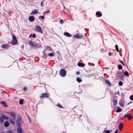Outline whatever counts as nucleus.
Returning a JSON list of instances; mask_svg holds the SVG:
<instances>
[{"label":"nucleus","instance_id":"nucleus-18","mask_svg":"<svg viewBox=\"0 0 133 133\" xmlns=\"http://www.w3.org/2000/svg\"><path fill=\"white\" fill-rule=\"evenodd\" d=\"M123 124L122 123H120L119 125V129L120 130H121L122 128Z\"/></svg>","mask_w":133,"mask_h":133},{"label":"nucleus","instance_id":"nucleus-26","mask_svg":"<svg viewBox=\"0 0 133 133\" xmlns=\"http://www.w3.org/2000/svg\"><path fill=\"white\" fill-rule=\"evenodd\" d=\"M105 82L107 84H108L109 85H110V82L108 80H106L105 81Z\"/></svg>","mask_w":133,"mask_h":133},{"label":"nucleus","instance_id":"nucleus-11","mask_svg":"<svg viewBox=\"0 0 133 133\" xmlns=\"http://www.w3.org/2000/svg\"><path fill=\"white\" fill-rule=\"evenodd\" d=\"M1 104L2 105L5 107H7V105L6 104V103L4 101H3L1 102Z\"/></svg>","mask_w":133,"mask_h":133},{"label":"nucleus","instance_id":"nucleus-36","mask_svg":"<svg viewBox=\"0 0 133 133\" xmlns=\"http://www.w3.org/2000/svg\"><path fill=\"white\" fill-rule=\"evenodd\" d=\"M119 61L121 63H122V64H123V65H124V63L123 62H122L120 60H119Z\"/></svg>","mask_w":133,"mask_h":133},{"label":"nucleus","instance_id":"nucleus-27","mask_svg":"<svg viewBox=\"0 0 133 133\" xmlns=\"http://www.w3.org/2000/svg\"><path fill=\"white\" fill-rule=\"evenodd\" d=\"M112 132V130H107L105 131V133H110Z\"/></svg>","mask_w":133,"mask_h":133},{"label":"nucleus","instance_id":"nucleus-39","mask_svg":"<svg viewBox=\"0 0 133 133\" xmlns=\"http://www.w3.org/2000/svg\"><path fill=\"white\" fill-rule=\"evenodd\" d=\"M109 54L110 56H111L112 55V54L111 52H109Z\"/></svg>","mask_w":133,"mask_h":133},{"label":"nucleus","instance_id":"nucleus-31","mask_svg":"<svg viewBox=\"0 0 133 133\" xmlns=\"http://www.w3.org/2000/svg\"><path fill=\"white\" fill-rule=\"evenodd\" d=\"M41 18L44 19V16H40L39 17V19H40Z\"/></svg>","mask_w":133,"mask_h":133},{"label":"nucleus","instance_id":"nucleus-6","mask_svg":"<svg viewBox=\"0 0 133 133\" xmlns=\"http://www.w3.org/2000/svg\"><path fill=\"white\" fill-rule=\"evenodd\" d=\"M48 97V95L46 93H45L42 94L40 98H41L43 97Z\"/></svg>","mask_w":133,"mask_h":133},{"label":"nucleus","instance_id":"nucleus-5","mask_svg":"<svg viewBox=\"0 0 133 133\" xmlns=\"http://www.w3.org/2000/svg\"><path fill=\"white\" fill-rule=\"evenodd\" d=\"M127 117V118L129 120H131L132 118V116L131 115L129 114L125 115V118Z\"/></svg>","mask_w":133,"mask_h":133},{"label":"nucleus","instance_id":"nucleus-15","mask_svg":"<svg viewBox=\"0 0 133 133\" xmlns=\"http://www.w3.org/2000/svg\"><path fill=\"white\" fill-rule=\"evenodd\" d=\"M2 116L0 117V122L1 123H3L4 122Z\"/></svg>","mask_w":133,"mask_h":133},{"label":"nucleus","instance_id":"nucleus-38","mask_svg":"<svg viewBox=\"0 0 133 133\" xmlns=\"http://www.w3.org/2000/svg\"><path fill=\"white\" fill-rule=\"evenodd\" d=\"M10 122L12 124H14V122L11 120H10Z\"/></svg>","mask_w":133,"mask_h":133},{"label":"nucleus","instance_id":"nucleus-33","mask_svg":"<svg viewBox=\"0 0 133 133\" xmlns=\"http://www.w3.org/2000/svg\"><path fill=\"white\" fill-rule=\"evenodd\" d=\"M119 85L120 86H122L123 85V83H122V82L120 81L119 83Z\"/></svg>","mask_w":133,"mask_h":133},{"label":"nucleus","instance_id":"nucleus-16","mask_svg":"<svg viewBox=\"0 0 133 133\" xmlns=\"http://www.w3.org/2000/svg\"><path fill=\"white\" fill-rule=\"evenodd\" d=\"M9 125V123L8 122H6L4 124V126L5 127H8Z\"/></svg>","mask_w":133,"mask_h":133},{"label":"nucleus","instance_id":"nucleus-28","mask_svg":"<svg viewBox=\"0 0 133 133\" xmlns=\"http://www.w3.org/2000/svg\"><path fill=\"white\" fill-rule=\"evenodd\" d=\"M115 48L117 51L118 52V46L117 45H116L115 46Z\"/></svg>","mask_w":133,"mask_h":133},{"label":"nucleus","instance_id":"nucleus-47","mask_svg":"<svg viewBox=\"0 0 133 133\" xmlns=\"http://www.w3.org/2000/svg\"><path fill=\"white\" fill-rule=\"evenodd\" d=\"M43 2H42L41 3V5L42 4H43Z\"/></svg>","mask_w":133,"mask_h":133},{"label":"nucleus","instance_id":"nucleus-44","mask_svg":"<svg viewBox=\"0 0 133 133\" xmlns=\"http://www.w3.org/2000/svg\"><path fill=\"white\" fill-rule=\"evenodd\" d=\"M118 130H117L115 131V133H118Z\"/></svg>","mask_w":133,"mask_h":133},{"label":"nucleus","instance_id":"nucleus-50","mask_svg":"<svg viewBox=\"0 0 133 133\" xmlns=\"http://www.w3.org/2000/svg\"><path fill=\"white\" fill-rule=\"evenodd\" d=\"M127 40H128V39H126Z\"/></svg>","mask_w":133,"mask_h":133},{"label":"nucleus","instance_id":"nucleus-40","mask_svg":"<svg viewBox=\"0 0 133 133\" xmlns=\"http://www.w3.org/2000/svg\"><path fill=\"white\" fill-rule=\"evenodd\" d=\"M32 37L33 38H34L35 37V34H33L32 35Z\"/></svg>","mask_w":133,"mask_h":133},{"label":"nucleus","instance_id":"nucleus-1","mask_svg":"<svg viewBox=\"0 0 133 133\" xmlns=\"http://www.w3.org/2000/svg\"><path fill=\"white\" fill-rule=\"evenodd\" d=\"M35 30L37 31L42 33V29L40 26L36 25L35 28Z\"/></svg>","mask_w":133,"mask_h":133},{"label":"nucleus","instance_id":"nucleus-4","mask_svg":"<svg viewBox=\"0 0 133 133\" xmlns=\"http://www.w3.org/2000/svg\"><path fill=\"white\" fill-rule=\"evenodd\" d=\"M60 75L63 77L65 76L66 75V72L65 70L64 69H62L60 71Z\"/></svg>","mask_w":133,"mask_h":133},{"label":"nucleus","instance_id":"nucleus-35","mask_svg":"<svg viewBox=\"0 0 133 133\" xmlns=\"http://www.w3.org/2000/svg\"><path fill=\"white\" fill-rule=\"evenodd\" d=\"M23 90L24 91H25L27 90V88L26 87H24L23 89Z\"/></svg>","mask_w":133,"mask_h":133},{"label":"nucleus","instance_id":"nucleus-30","mask_svg":"<svg viewBox=\"0 0 133 133\" xmlns=\"http://www.w3.org/2000/svg\"><path fill=\"white\" fill-rule=\"evenodd\" d=\"M130 99L131 100H133V95H131L130 97Z\"/></svg>","mask_w":133,"mask_h":133},{"label":"nucleus","instance_id":"nucleus-34","mask_svg":"<svg viewBox=\"0 0 133 133\" xmlns=\"http://www.w3.org/2000/svg\"><path fill=\"white\" fill-rule=\"evenodd\" d=\"M50 12V10H47L46 11V13H49Z\"/></svg>","mask_w":133,"mask_h":133},{"label":"nucleus","instance_id":"nucleus-48","mask_svg":"<svg viewBox=\"0 0 133 133\" xmlns=\"http://www.w3.org/2000/svg\"><path fill=\"white\" fill-rule=\"evenodd\" d=\"M29 122H31V120L29 119Z\"/></svg>","mask_w":133,"mask_h":133},{"label":"nucleus","instance_id":"nucleus-25","mask_svg":"<svg viewBox=\"0 0 133 133\" xmlns=\"http://www.w3.org/2000/svg\"><path fill=\"white\" fill-rule=\"evenodd\" d=\"M118 66L119 69V70L121 69L122 68V66L121 65H118Z\"/></svg>","mask_w":133,"mask_h":133},{"label":"nucleus","instance_id":"nucleus-29","mask_svg":"<svg viewBox=\"0 0 133 133\" xmlns=\"http://www.w3.org/2000/svg\"><path fill=\"white\" fill-rule=\"evenodd\" d=\"M58 106L60 107V108H62V106L59 103H58Z\"/></svg>","mask_w":133,"mask_h":133},{"label":"nucleus","instance_id":"nucleus-3","mask_svg":"<svg viewBox=\"0 0 133 133\" xmlns=\"http://www.w3.org/2000/svg\"><path fill=\"white\" fill-rule=\"evenodd\" d=\"M73 37L76 38L80 39L83 36L82 35L77 34L73 36Z\"/></svg>","mask_w":133,"mask_h":133},{"label":"nucleus","instance_id":"nucleus-13","mask_svg":"<svg viewBox=\"0 0 133 133\" xmlns=\"http://www.w3.org/2000/svg\"><path fill=\"white\" fill-rule=\"evenodd\" d=\"M78 65L79 66H80L83 67H84L85 66L84 64L82 63H78Z\"/></svg>","mask_w":133,"mask_h":133},{"label":"nucleus","instance_id":"nucleus-23","mask_svg":"<svg viewBox=\"0 0 133 133\" xmlns=\"http://www.w3.org/2000/svg\"><path fill=\"white\" fill-rule=\"evenodd\" d=\"M23 100L22 99H21L20 100L19 103L20 104H23Z\"/></svg>","mask_w":133,"mask_h":133},{"label":"nucleus","instance_id":"nucleus-12","mask_svg":"<svg viewBox=\"0 0 133 133\" xmlns=\"http://www.w3.org/2000/svg\"><path fill=\"white\" fill-rule=\"evenodd\" d=\"M1 47L4 48H6L9 47V46L7 44H5L2 45Z\"/></svg>","mask_w":133,"mask_h":133},{"label":"nucleus","instance_id":"nucleus-17","mask_svg":"<svg viewBox=\"0 0 133 133\" xmlns=\"http://www.w3.org/2000/svg\"><path fill=\"white\" fill-rule=\"evenodd\" d=\"M96 14L97 15H98L99 17H101L102 15V14H101L100 12L99 11H97L96 13Z\"/></svg>","mask_w":133,"mask_h":133},{"label":"nucleus","instance_id":"nucleus-7","mask_svg":"<svg viewBox=\"0 0 133 133\" xmlns=\"http://www.w3.org/2000/svg\"><path fill=\"white\" fill-rule=\"evenodd\" d=\"M29 21L30 22L33 21L35 19V17L33 16H30L29 17Z\"/></svg>","mask_w":133,"mask_h":133},{"label":"nucleus","instance_id":"nucleus-49","mask_svg":"<svg viewBox=\"0 0 133 133\" xmlns=\"http://www.w3.org/2000/svg\"><path fill=\"white\" fill-rule=\"evenodd\" d=\"M31 35H30V37H31Z\"/></svg>","mask_w":133,"mask_h":133},{"label":"nucleus","instance_id":"nucleus-24","mask_svg":"<svg viewBox=\"0 0 133 133\" xmlns=\"http://www.w3.org/2000/svg\"><path fill=\"white\" fill-rule=\"evenodd\" d=\"M54 54L52 52L48 54V55L50 56H54Z\"/></svg>","mask_w":133,"mask_h":133},{"label":"nucleus","instance_id":"nucleus-9","mask_svg":"<svg viewBox=\"0 0 133 133\" xmlns=\"http://www.w3.org/2000/svg\"><path fill=\"white\" fill-rule=\"evenodd\" d=\"M38 13V11L36 10L35 9L33 10L31 13V15L33 14L35 15V14H37Z\"/></svg>","mask_w":133,"mask_h":133},{"label":"nucleus","instance_id":"nucleus-45","mask_svg":"<svg viewBox=\"0 0 133 133\" xmlns=\"http://www.w3.org/2000/svg\"><path fill=\"white\" fill-rule=\"evenodd\" d=\"M114 104L115 105H116V104L117 103V101H116L115 103H114Z\"/></svg>","mask_w":133,"mask_h":133},{"label":"nucleus","instance_id":"nucleus-19","mask_svg":"<svg viewBox=\"0 0 133 133\" xmlns=\"http://www.w3.org/2000/svg\"><path fill=\"white\" fill-rule=\"evenodd\" d=\"M121 109L119 107H118L117 109V112H121Z\"/></svg>","mask_w":133,"mask_h":133},{"label":"nucleus","instance_id":"nucleus-41","mask_svg":"<svg viewBox=\"0 0 133 133\" xmlns=\"http://www.w3.org/2000/svg\"><path fill=\"white\" fill-rule=\"evenodd\" d=\"M76 74L77 75H78L79 74V72L78 71L76 72Z\"/></svg>","mask_w":133,"mask_h":133},{"label":"nucleus","instance_id":"nucleus-46","mask_svg":"<svg viewBox=\"0 0 133 133\" xmlns=\"http://www.w3.org/2000/svg\"><path fill=\"white\" fill-rule=\"evenodd\" d=\"M120 105H121V106H123V104H122V103H120Z\"/></svg>","mask_w":133,"mask_h":133},{"label":"nucleus","instance_id":"nucleus-37","mask_svg":"<svg viewBox=\"0 0 133 133\" xmlns=\"http://www.w3.org/2000/svg\"><path fill=\"white\" fill-rule=\"evenodd\" d=\"M9 133H13L11 131H8Z\"/></svg>","mask_w":133,"mask_h":133},{"label":"nucleus","instance_id":"nucleus-21","mask_svg":"<svg viewBox=\"0 0 133 133\" xmlns=\"http://www.w3.org/2000/svg\"><path fill=\"white\" fill-rule=\"evenodd\" d=\"M129 75V74L128 73V72L127 71H125V76H128Z\"/></svg>","mask_w":133,"mask_h":133},{"label":"nucleus","instance_id":"nucleus-8","mask_svg":"<svg viewBox=\"0 0 133 133\" xmlns=\"http://www.w3.org/2000/svg\"><path fill=\"white\" fill-rule=\"evenodd\" d=\"M17 131L18 133H23V130L20 127H18L17 129Z\"/></svg>","mask_w":133,"mask_h":133},{"label":"nucleus","instance_id":"nucleus-42","mask_svg":"<svg viewBox=\"0 0 133 133\" xmlns=\"http://www.w3.org/2000/svg\"><path fill=\"white\" fill-rule=\"evenodd\" d=\"M19 122L20 123H22V121L21 119H20L19 121Z\"/></svg>","mask_w":133,"mask_h":133},{"label":"nucleus","instance_id":"nucleus-22","mask_svg":"<svg viewBox=\"0 0 133 133\" xmlns=\"http://www.w3.org/2000/svg\"><path fill=\"white\" fill-rule=\"evenodd\" d=\"M2 116L4 119H7L9 118L8 117L5 116L4 115H2Z\"/></svg>","mask_w":133,"mask_h":133},{"label":"nucleus","instance_id":"nucleus-20","mask_svg":"<svg viewBox=\"0 0 133 133\" xmlns=\"http://www.w3.org/2000/svg\"><path fill=\"white\" fill-rule=\"evenodd\" d=\"M76 80L77 81L79 82H80L82 81V80L78 77L77 78Z\"/></svg>","mask_w":133,"mask_h":133},{"label":"nucleus","instance_id":"nucleus-32","mask_svg":"<svg viewBox=\"0 0 133 133\" xmlns=\"http://www.w3.org/2000/svg\"><path fill=\"white\" fill-rule=\"evenodd\" d=\"M59 23L61 24H62L63 23V19H61L59 21Z\"/></svg>","mask_w":133,"mask_h":133},{"label":"nucleus","instance_id":"nucleus-2","mask_svg":"<svg viewBox=\"0 0 133 133\" xmlns=\"http://www.w3.org/2000/svg\"><path fill=\"white\" fill-rule=\"evenodd\" d=\"M12 40L11 41V44H12L14 45L17 43V40L16 37L14 35L12 36Z\"/></svg>","mask_w":133,"mask_h":133},{"label":"nucleus","instance_id":"nucleus-10","mask_svg":"<svg viewBox=\"0 0 133 133\" xmlns=\"http://www.w3.org/2000/svg\"><path fill=\"white\" fill-rule=\"evenodd\" d=\"M11 116L12 118V120H14L15 119V114L13 112H11L9 113Z\"/></svg>","mask_w":133,"mask_h":133},{"label":"nucleus","instance_id":"nucleus-14","mask_svg":"<svg viewBox=\"0 0 133 133\" xmlns=\"http://www.w3.org/2000/svg\"><path fill=\"white\" fill-rule=\"evenodd\" d=\"M64 35L67 37H70V36L71 35L69 33L66 32H64Z\"/></svg>","mask_w":133,"mask_h":133},{"label":"nucleus","instance_id":"nucleus-43","mask_svg":"<svg viewBox=\"0 0 133 133\" xmlns=\"http://www.w3.org/2000/svg\"><path fill=\"white\" fill-rule=\"evenodd\" d=\"M133 102H129V103H128V105L129 104H131V103H132Z\"/></svg>","mask_w":133,"mask_h":133}]
</instances>
